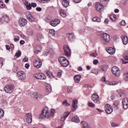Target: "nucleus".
Segmentation results:
<instances>
[{
	"instance_id": "nucleus-47",
	"label": "nucleus",
	"mask_w": 128,
	"mask_h": 128,
	"mask_svg": "<svg viewBox=\"0 0 128 128\" xmlns=\"http://www.w3.org/2000/svg\"><path fill=\"white\" fill-rule=\"evenodd\" d=\"M36 3L32 2L31 4V6H32V8H36Z\"/></svg>"
},
{
	"instance_id": "nucleus-40",
	"label": "nucleus",
	"mask_w": 128,
	"mask_h": 128,
	"mask_svg": "<svg viewBox=\"0 0 128 128\" xmlns=\"http://www.w3.org/2000/svg\"><path fill=\"white\" fill-rule=\"evenodd\" d=\"M110 86H116L118 84V82L116 81H113L112 82H108Z\"/></svg>"
},
{
	"instance_id": "nucleus-54",
	"label": "nucleus",
	"mask_w": 128,
	"mask_h": 128,
	"mask_svg": "<svg viewBox=\"0 0 128 128\" xmlns=\"http://www.w3.org/2000/svg\"><path fill=\"white\" fill-rule=\"evenodd\" d=\"M39 2L40 4H46L45 0H39Z\"/></svg>"
},
{
	"instance_id": "nucleus-57",
	"label": "nucleus",
	"mask_w": 128,
	"mask_h": 128,
	"mask_svg": "<svg viewBox=\"0 0 128 128\" xmlns=\"http://www.w3.org/2000/svg\"><path fill=\"white\" fill-rule=\"evenodd\" d=\"M74 2L76 4H79V2H82V0H74Z\"/></svg>"
},
{
	"instance_id": "nucleus-15",
	"label": "nucleus",
	"mask_w": 128,
	"mask_h": 128,
	"mask_svg": "<svg viewBox=\"0 0 128 128\" xmlns=\"http://www.w3.org/2000/svg\"><path fill=\"white\" fill-rule=\"evenodd\" d=\"M26 120L28 124H30L32 122V114L28 113L26 114Z\"/></svg>"
},
{
	"instance_id": "nucleus-33",
	"label": "nucleus",
	"mask_w": 128,
	"mask_h": 128,
	"mask_svg": "<svg viewBox=\"0 0 128 128\" xmlns=\"http://www.w3.org/2000/svg\"><path fill=\"white\" fill-rule=\"evenodd\" d=\"M46 92H48V94H49V92H52V86L50 85H49L48 86H46Z\"/></svg>"
},
{
	"instance_id": "nucleus-21",
	"label": "nucleus",
	"mask_w": 128,
	"mask_h": 128,
	"mask_svg": "<svg viewBox=\"0 0 128 128\" xmlns=\"http://www.w3.org/2000/svg\"><path fill=\"white\" fill-rule=\"evenodd\" d=\"M121 38L124 44H128V38L126 36H121Z\"/></svg>"
},
{
	"instance_id": "nucleus-31",
	"label": "nucleus",
	"mask_w": 128,
	"mask_h": 128,
	"mask_svg": "<svg viewBox=\"0 0 128 128\" xmlns=\"http://www.w3.org/2000/svg\"><path fill=\"white\" fill-rule=\"evenodd\" d=\"M90 72L92 74H96V76H98V70L96 68L92 69Z\"/></svg>"
},
{
	"instance_id": "nucleus-1",
	"label": "nucleus",
	"mask_w": 128,
	"mask_h": 128,
	"mask_svg": "<svg viewBox=\"0 0 128 128\" xmlns=\"http://www.w3.org/2000/svg\"><path fill=\"white\" fill-rule=\"evenodd\" d=\"M56 110L54 109H51L50 112L48 111V108H45L43 109L42 114L40 116V118H52Z\"/></svg>"
},
{
	"instance_id": "nucleus-44",
	"label": "nucleus",
	"mask_w": 128,
	"mask_h": 128,
	"mask_svg": "<svg viewBox=\"0 0 128 128\" xmlns=\"http://www.w3.org/2000/svg\"><path fill=\"white\" fill-rule=\"evenodd\" d=\"M20 40V36H14V42H18Z\"/></svg>"
},
{
	"instance_id": "nucleus-12",
	"label": "nucleus",
	"mask_w": 128,
	"mask_h": 128,
	"mask_svg": "<svg viewBox=\"0 0 128 128\" xmlns=\"http://www.w3.org/2000/svg\"><path fill=\"white\" fill-rule=\"evenodd\" d=\"M16 76L19 80H24L26 78V73L22 71L18 72Z\"/></svg>"
},
{
	"instance_id": "nucleus-39",
	"label": "nucleus",
	"mask_w": 128,
	"mask_h": 128,
	"mask_svg": "<svg viewBox=\"0 0 128 128\" xmlns=\"http://www.w3.org/2000/svg\"><path fill=\"white\" fill-rule=\"evenodd\" d=\"M0 8H6V4L2 2V0H0Z\"/></svg>"
},
{
	"instance_id": "nucleus-34",
	"label": "nucleus",
	"mask_w": 128,
	"mask_h": 128,
	"mask_svg": "<svg viewBox=\"0 0 128 128\" xmlns=\"http://www.w3.org/2000/svg\"><path fill=\"white\" fill-rule=\"evenodd\" d=\"M62 105L64 106H70V104L68 102V100H66L63 102Z\"/></svg>"
},
{
	"instance_id": "nucleus-14",
	"label": "nucleus",
	"mask_w": 128,
	"mask_h": 128,
	"mask_svg": "<svg viewBox=\"0 0 128 128\" xmlns=\"http://www.w3.org/2000/svg\"><path fill=\"white\" fill-rule=\"evenodd\" d=\"M34 77L37 80H46V75L44 74H36Z\"/></svg>"
},
{
	"instance_id": "nucleus-36",
	"label": "nucleus",
	"mask_w": 128,
	"mask_h": 128,
	"mask_svg": "<svg viewBox=\"0 0 128 128\" xmlns=\"http://www.w3.org/2000/svg\"><path fill=\"white\" fill-rule=\"evenodd\" d=\"M4 116V110H2V109L0 108V118H2Z\"/></svg>"
},
{
	"instance_id": "nucleus-20",
	"label": "nucleus",
	"mask_w": 128,
	"mask_h": 128,
	"mask_svg": "<svg viewBox=\"0 0 128 128\" xmlns=\"http://www.w3.org/2000/svg\"><path fill=\"white\" fill-rule=\"evenodd\" d=\"M81 126L82 128H92L88 122L84 121L81 122Z\"/></svg>"
},
{
	"instance_id": "nucleus-41",
	"label": "nucleus",
	"mask_w": 128,
	"mask_h": 128,
	"mask_svg": "<svg viewBox=\"0 0 128 128\" xmlns=\"http://www.w3.org/2000/svg\"><path fill=\"white\" fill-rule=\"evenodd\" d=\"M20 56H22V52L20 51H18L15 54V56L17 58H20Z\"/></svg>"
},
{
	"instance_id": "nucleus-2",
	"label": "nucleus",
	"mask_w": 128,
	"mask_h": 128,
	"mask_svg": "<svg viewBox=\"0 0 128 128\" xmlns=\"http://www.w3.org/2000/svg\"><path fill=\"white\" fill-rule=\"evenodd\" d=\"M58 60L62 66H64V68H66V66H68L70 64L68 60L64 56L60 57Z\"/></svg>"
},
{
	"instance_id": "nucleus-4",
	"label": "nucleus",
	"mask_w": 128,
	"mask_h": 128,
	"mask_svg": "<svg viewBox=\"0 0 128 128\" xmlns=\"http://www.w3.org/2000/svg\"><path fill=\"white\" fill-rule=\"evenodd\" d=\"M14 86L13 84H9L5 86L4 90L6 92H7L8 94H11V92H12V90H14Z\"/></svg>"
},
{
	"instance_id": "nucleus-9",
	"label": "nucleus",
	"mask_w": 128,
	"mask_h": 128,
	"mask_svg": "<svg viewBox=\"0 0 128 128\" xmlns=\"http://www.w3.org/2000/svg\"><path fill=\"white\" fill-rule=\"evenodd\" d=\"M105 112L106 114H110L112 112V107L110 104H107L105 106Z\"/></svg>"
},
{
	"instance_id": "nucleus-28",
	"label": "nucleus",
	"mask_w": 128,
	"mask_h": 128,
	"mask_svg": "<svg viewBox=\"0 0 128 128\" xmlns=\"http://www.w3.org/2000/svg\"><path fill=\"white\" fill-rule=\"evenodd\" d=\"M60 14L62 18H66V13L64 12V10H60Z\"/></svg>"
},
{
	"instance_id": "nucleus-10",
	"label": "nucleus",
	"mask_w": 128,
	"mask_h": 128,
	"mask_svg": "<svg viewBox=\"0 0 128 128\" xmlns=\"http://www.w3.org/2000/svg\"><path fill=\"white\" fill-rule=\"evenodd\" d=\"M122 106L124 110H128V98H125L122 100Z\"/></svg>"
},
{
	"instance_id": "nucleus-26",
	"label": "nucleus",
	"mask_w": 128,
	"mask_h": 128,
	"mask_svg": "<svg viewBox=\"0 0 128 128\" xmlns=\"http://www.w3.org/2000/svg\"><path fill=\"white\" fill-rule=\"evenodd\" d=\"M34 95L35 96V98L37 100H40V98H42L44 96H42L39 93H34Z\"/></svg>"
},
{
	"instance_id": "nucleus-37",
	"label": "nucleus",
	"mask_w": 128,
	"mask_h": 128,
	"mask_svg": "<svg viewBox=\"0 0 128 128\" xmlns=\"http://www.w3.org/2000/svg\"><path fill=\"white\" fill-rule=\"evenodd\" d=\"M70 114V112H65L62 116H63L64 118H66Z\"/></svg>"
},
{
	"instance_id": "nucleus-35",
	"label": "nucleus",
	"mask_w": 128,
	"mask_h": 128,
	"mask_svg": "<svg viewBox=\"0 0 128 128\" xmlns=\"http://www.w3.org/2000/svg\"><path fill=\"white\" fill-rule=\"evenodd\" d=\"M46 74L47 76H49V78H54V76L52 72H50V71H47L46 72Z\"/></svg>"
},
{
	"instance_id": "nucleus-19",
	"label": "nucleus",
	"mask_w": 128,
	"mask_h": 128,
	"mask_svg": "<svg viewBox=\"0 0 128 128\" xmlns=\"http://www.w3.org/2000/svg\"><path fill=\"white\" fill-rule=\"evenodd\" d=\"M78 108V100H73L72 103V110L74 112V110Z\"/></svg>"
},
{
	"instance_id": "nucleus-51",
	"label": "nucleus",
	"mask_w": 128,
	"mask_h": 128,
	"mask_svg": "<svg viewBox=\"0 0 128 128\" xmlns=\"http://www.w3.org/2000/svg\"><path fill=\"white\" fill-rule=\"evenodd\" d=\"M36 38H37L38 40H40V38H42V35H40H40H38L36 36Z\"/></svg>"
},
{
	"instance_id": "nucleus-7",
	"label": "nucleus",
	"mask_w": 128,
	"mask_h": 128,
	"mask_svg": "<svg viewBox=\"0 0 128 128\" xmlns=\"http://www.w3.org/2000/svg\"><path fill=\"white\" fill-rule=\"evenodd\" d=\"M19 26H26L28 24V20L25 18L23 17H20L18 20Z\"/></svg>"
},
{
	"instance_id": "nucleus-45",
	"label": "nucleus",
	"mask_w": 128,
	"mask_h": 128,
	"mask_svg": "<svg viewBox=\"0 0 128 128\" xmlns=\"http://www.w3.org/2000/svg\"><path fill=\"white\" fill-rule=\"evenodd\" d=\"M88 106L90 108H94V104L92 102H88Z\"/></svg>"
},
{
	"instance_id": "nucleus-56",
	"label": "nucleus",
	"mask_w": 128,
	"mask_h": 128,
	"mask_svg": "<svg viewBox=\"0 0 128 128\" xmlns=\"http://www.w3.org/2000/svg\"><path fill=\"white\" fill-rule=\"evenodd\" d=\"M6 48L7 50H10V46L8 45H6Z\"/></svg>"
},
{
	"instance_id": "nucleus-61",
	"label": "nucleus",
	"mask_w": 128,
	"mask_h": 128,
	"mask_svg": "<svg viewBox=\"0 0 128 128\" xmlns=\"http://www.w3.org/2000/svg\"><path fill=\"white\" fill-rule=\"evenodd\" d=\"M104 24H108V19L106 18L104 20Z\"/></svg>"
},
{
	"instance_id": "nucleus-55",
	"label": "nucleus",
	"mask_w": 128,
	"mask_h": 128,
	"mask_svg": "<svg viewBox=\"0 0 128 128\" xmlns=\"http://www.w3.org/2000/svg\"><path fill=\"white\" fill-rule=\"evenodd\" d=\"M36 10H38V12H42V8L40 7H37Z\"/></svg>"
},
{
	"instance_id": "nucleus-6",
	"label": "nucleus",
	"mask_w": 128,
	"mask_h": 128,
	"mask_svg": "<svg viewBox=\"0 0 128 128\" xmlns=\"http://www.w3.org/2000/svg\"><path fill=\"white\" fill-rule=\"evenodd\" d=\"M112 73L116 76H118L120 74V68H118V66H113L112 68Z\"/></svg>"
},
{
	"instance_id": "nucleus-62",
	"label": "nucleus",
	"mask_w": 128,
	"mask_h": 128,
	"mask_svg": "<svg viewBox=\"0 0 128 128\" xmlns=\"http://www.w3.org/2000/svg\"><path fill=\"white\" fill-rule=\"evenodd\" d=\"M25 68H30V64H25Z\"/></svg>"
},
{
	"instance_id": "nucleus-18",
	"label": "nucleus",
	"mask_w": 128,
	"mask_h": 128,
	"mask_svg": "<svg viewBox=\"0 0 128 128\" xmlns=\"http://www.w3.org/2000/svg\"><path fill=\"white\" fill-rule=\"evenodd\" d=\"M124 60H128V52H126L124 54ZM122 64H128V62L122 60Z\"/></svg>"
},
{
	"instance_id": "nucleus-30",
	"label": "nucleus",
	"mask_w": 128,
	"mask_h": 128,
	"mask_svg": "<svg viewBox=\"0 0 128 128\" xmlns=\"http://www.w3.org/2000/svg\"><path fill=\"white\" fill-rule=\"evenodd\" d=\"M110 18L112 22H114V20H116V14H112L110 16Z\"/></svg>"
},
{
	"instance_id": "nucleus-38",
	"label": "nucleus",
	"mask_w": 128,
	"mask_h": 128,
	"mask_svg": "<svg viewBox=\"0 0 128 128\" xmlns=\"http://www.w3.org/2000/svg\"><path fill=\"white\" fill-rule=\"evenodd\" d=\"M92 22H100V18L98 17H95L92 18Z\"/></svg>"
},
{
	"instance_id": "nucleus-42",
	"label": "nucleus",
	"mask_w": 128,
	"mask_h": 128,
	"mask_svg": "<svg viewBox=\"0 0 128 128\" xmlns=\"http://www.w3.org/2000/svg\"><path fill=\"white\" fill-rule=\"evenodd\" d=\"M26 8L28 10H32V4L30 3H29L28 5H26Z\"/></svg>"
},
{
	"instance_id": "nucleus-17",
	"label": "nucleus",
	"mask_w": 128,
	"mask_h": 128,
	"mask_svg": "<svg viewBox=\"0 0 128 128\" xmlns=\"http://www.w3.org/2000/svg\"><path fill=\"white\" fill-rule=\"evenodd\" d=\"M70 0H62V4L64 8H68L70 6Z\"/></svg>"
},
{
	"instance_id": "nucleus-52",
	"label": "nucleus",
	"mask_w": 128,
	"mask_h": 128,
	"mask_svg": "<svg viewBox=\"0 0 128 128\" xmlns=\"http://www.w3.org/2000/svg\"><path fill=\"white\" fill-rule=\"evenodd\" d=\"M22 2H23V3L24 4H25V6H27L28 4V2L26 0H22Z\"/></svg>"
},
{
	"instance_id": "nucleus-49",
	"label": "nucleus",
	"mask_w": 128,
	"mask_h": 128,
	"mask_svg": "<svg viewBox=\"0 0 128 128\" xmlns=\"http://www.w3.org/2000/svg\"><path fill=\"white\" fill-rule=\"evenodd\" d=\"M28 57H26L22 60V62H28Z\"/></svg>"
},
{
	"instance_id": "nucleus-50",
	"label": "nucleus",
	"mask_w": 128,
	"mask_h": 128,
	"mask_svg": "<svg viewBox=\"0 0 128 128\" xmlns=\"http://www.w3.org/2000/svg\"><path fill=\"white\" fill-rule=\"evenodd\" d=\"M93 64H98V60H94L93 61Z\"/></svg>"
},
{
	"instance_id": "nucleus-3",
	"label": "nucleus",
	"mask_w": 128,
	"mask_h": 128,
	"mask_svg": "<svg viewBox=\"0 0 128 128\" xmlns=\"http://www.w3.org/2000/svg\"><path fill=\"white\" fill-rule=\"evenodd\" d=\"M64 54L67 58H70L72 56V51H70V48L68 45H64Z\"/></svg>"
},
{
	"instance_id": "nucleus-13",
	"label": "nucleus",
	"mask_w": 128,
	"mask_h": 128,
	"mask_svg": "<svg viewBox=\"0 0 128 128\" xmlns=\"http://www.w3.org/2000/svg\"><path fill=\"white\" fill-rule=\"evenodd\" d=\"M60 24V21L58 19H54L50 22V24L52 26H56Z\"/></svg>"
},
{
	"instance_id": "nucleus-48",
	"label": "nucleus",
	"mask_w": 128,
	"mask_h": 128,
	"mask_svg": "<svg viewBox=\"0 0 128 128\" xmlns=\"http://www.w3.org/2000/svg\"><path fill=\"white\" fill-rule=\"evenodd\" d=\"M120 26H126V21L124 20H122L120 22Z\"/></svg>"
},
{
	"instance_id": "nucleus-11",
	"label": "nucleus",
	"mask_w": 128,
	"mask_h": 128,
	"mask_svg": "<svg viewBox=\"0 0 128 128\" xmlns=\"http://www.w3.org/2000/svg\"><path fill=\"white\" fill-rule=\"evenodd\" d=\"M42 63L40 60H34V66L35 68H42Z\"/></svg>"
},
{
	"instance_id": "nucleus-24",
	"label": "nucleus",
	"mask_w": 128,
	"mask_h": 128,
	"mask_svg": "<svg viewBox=\"0 0 128 128\" xmlns=\"http://www.w3.org/2000/svg\"><path fill=\"white\" fill-rule=\"evenodd\" d=\"M80 78H82V76L80 75H76L74 76V81L77 83L80 82Z\"/></svg>"
},
{
	"instance_id": "nucleus-29",
	"label": "nucleus",
	"mask_w": 128,
	"mask_h": 128,
	"mask_svg": "<svg viewBox=\"0 0 128 128\" xmlns=\"http://www.w3.org/2000/svg\"><path fill=\"white\" fill-rule=\"evenodd\" d=\"M56 34V31H54V29H51L49 30V36H54V34Z\"/></svg>"
},
{
	"instance_id": "nucleus-53",
	"label": "nucleus",
	"mask_w": 128,
	"mask_h": 128,
	"mask_svg": "<svg viewBox=\"0 0 128 128\" xmlns=\"http://www.w3.org/2000/svg\"><path fill=\"white\" fill-rule=\"evenodd\" d=\"M96 56H98V54L96 53H92L90 54L91 56H94V58H96Z\"/></svg>"
},
{
	"instance_id": "nucleus-64",
	"label": "nucleus",
	"mask_w": 128,
	"mask_h": 128,
	"mask_svg": "<svg viewBox=\"0 0 128 128\" xmlns=\"http://www.w3.org/2000/svg\"><path fill=\"white\" fill-rule=\"evenodd\" d=\"M24 44V40H21L20 41V44Z\"/></svg>"
},
{
	"instance_id": "nucleus-22",
	"label": "nucleus",
	"mask_w": 128,
	"mask_h": 128,
	"mask_svg": "<svg viewBox=\"0 0 128 128\" xmlns=\"http://www.w3.org/2000/svg\"><path fill=\"white\" fill-rule=\"evenodd\" d=\"M92 98L94 102H98V100H99L98 95L93 94L92 96Z\"/></svg>"
},
{
	"instance_id": "nucleus-16",
	"label": "nucleus",
	"mask_w": 128,
	"mask_h": 128,
	"mask_svg": "<svg viewBox=\"0 0 128 128\" xmlns=\"http://www.w3.org/2000/svg\"><path fill=\"white\" fill-rule=\"evenodd\" d=\"M106 50L110 54H114L116 52V48H106Z\"/></svg>"
},
{
	"instance_id": "nucleus-58",
	"label": "nucleus",
	"mask_w": 128,
	"mask_h": 128,
	"mask_svg": "<svg viewBox=\"0 0 128 128\" xmlns=\"http://www.w3.org/2000/svg\"><path fill=\"white\" fill-rule=\"evenodd\" d=\"M101 68L103 70V72H104V70H106V66H102Z\"/></svg>"
},
{
	"instance_id": "nucleus-32",
	"label": "nucleus",
	"mask_w": 128,
	"mask_h": 128,
	"mask_svg": "<svg viewBox=\"0 0 128 128\" xmlns=\"http://www.w3.org/2000/svg\"><path fill=\"white\" fill-rule=\"evenodd\" d=\"M2 20H4L6 22H8L10 21V18H8V16L5 15L2 16Z\"/></svg>"
},
{
	"instance_id": "nucleus-46",
	"label": "nucleus",
	"mask_w": 128,
	"mask_h": 128,
	"mask_svg": "<svg viewBox=\"0 0 128 128\" xmlns=\"http://www.w3.org/2000/svg\"><path fill=\"white\" fill-rule=\"evenodd\" d=\"M67 90L68 94H70L72 92V87H68Z\"/></svg>"
},
{
	"instance_id": "nucleus-63",
	"label": "nucleus",
	"mask_w": 128,
	"mask_h": 128,
	"mask_svg": "<svg viewBox=\"0 0 128 128\" xmlns=\"http://www.w3.org/2000/svg\"><path fill=\"white\" fill-rule=\"evenodd\" d=\"M34 54H38V52H40V50H34Z\"/></svg>"
},
{
	"instance_id": "nucleus-5",
	"label": "nucleus",
	"mask_w": 128,
	"mask_h": 128,
	"mask_svg": "<svg viewBox=\"0 0 128 128\" xmlns=\"http://www.w3.org/2000/svg\"><path fill=\"white\" fill-rule=\"evenodd\" d=\"M102 40L104 44H106L110 40V35L106 33H103L102 36Z\"/></svg>"
},
{
	"instance_id": "nucleus-27",
	"label": "nucleus",
	"mask_w": 128,
	"mask_h": 128,
	"mask_svg": "<svg viewBox=\"0 0 128 128\" xmlns=\"http://www.w3.org/2000/svg\"><path fill=\"white\" fill-rule=\"evenodd\" d=\"M67 37L68 40H72V38H74V34L73 33L68 34H67Z\"/></svg>"
},
{
	"instance_id": "nucleus-60",
	"label": "nucleus",
	"mask_w": 128,
	"mask_h": 128,
	"mask_svg": "<svg viewBox=\"0 0 128 128\" xmlns=\"http://www.w3.org/2000/svg\"><path fill=\"white\" fill-rule=\"evenodd\" d=\"M61 120L62 122H64V120H66V118H64V117L62 116L61 117V120Z\"/></svg>"
},
{
	"instance_id": "nucleus-23",
	"label": "nucleus",
	"mask_w": 128,
	"mask_h": 128,
	"mask_svg": "<svg viewBox=\"0 0 128 128\" xmlns=\"http://www.w3.org/2000/svg\"><path fill=\"white\" fill-rule=\"evenodd\" d=\"M26 18H28L29 22H34L35 18H34L31 14H28L26 15Z\"/></svg>"
},
{
	"instance_id": "nucleus-25",
	"label": "nucleus",
	"mask_w": 128,
	"mask_h": 128,
	"mask_svg": "<svg viewBox=\"0 0 128 128\" xmlns=\"http://www.w3.org/2000/svg\"><path fill=\"white\" fill-rule=\"evenodd\" d=\"M72 121L73 122H76V124H78L80 122V118L78 117V116H74L73 118H72Z\"/></svg>"
},
{
	"instance_id": "nucleus-8",
	"label": "nucleus",
	"mask_w": 128,
	"mask_h": 128,
	"mask_svg": "<svg viewBox=\"0 0 128 128\" xmlns=\"http://www.w3.org/2000/svg\"><path fill=\"white\" fill-rule=\"evenodd\" d=\"M95 8L97 12H102L104 10V5L100 3V2H96L95 4Z\"/></svg>"
},
{
	"instance_id": "nucleus-43",
	"label": "nucleus",
	"mask_w": 128,
	"mask_h": 128,
	"mask_svg": "<svg viewBox=\"0 0 128 128\" xmlns=\"http://www.w3.org/2000/svg\"><path fill=\"white\" fill-rule=\"evenodd\" d=\"M124 76L126 80H128V72L124 74Z\"/></svg>"
},
{
	"instance_id": "nucleus-59",
	"label": "nucleus",
	"mask_w": 128,
	"mask_h": 128,
	"mask_svg": "<svg viewBox=\"0 0 128 128\" xmlns=\"http://www.w3.org/2000/svg\"><path fill=\"white\" fill-rule=\"evenodd\" d=\"M112 126H114H114H118V124H114V123H112Z\"/></svg>"
}]
</instances>
